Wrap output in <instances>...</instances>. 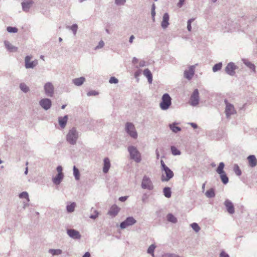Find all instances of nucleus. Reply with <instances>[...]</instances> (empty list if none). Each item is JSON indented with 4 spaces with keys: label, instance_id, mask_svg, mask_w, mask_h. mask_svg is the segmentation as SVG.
Listing matches in <instances>:
<instances>
[{
    "label": "nucleus",
    "instance_id": "56",
    "mask_svg": "<svg viewBox=\"0 0 257 257\" xmlns=\"http://www.w3.org/2000/svg\"><path fill=\"white\" fill-rule=\"evenodd\" d=\"M146 65V62L144 60H141L139 63V67H143Z\"/></svg>",
    "mask_w": 257,
    "mask_h": 257
},
{
    "label": "nucleus",
    "instance_id": "12",
    "mask_svg": "<svg viewBox=\"0 0 257 257\" xmlns=\"http://www.w3.org/2000/svg\"><path fill=\"white\" fill-rule=\"evenodd\" d=\"M32 57L31 56H26L25 58V67L27 69H33L38 64V61L35 60L32 61H30Z\"/></svg>",
    "mask_w": 257,
    "mask_h": 257
},
{
    "label": "nucleus",
    "instance_id": "35",
    "mask_svg": "<svg viewBox=\"0 0 257 257\" xmlns=\"http://www.w3.org/2000/svg\"><path fill=\"white\" fill-rule=\"evenodd\" d=\"M219 175H220V179H221L222 182L224 184H227L228 183L229 179H228V178L225 172L223 174H221Z\"/></svg>",
    "mask_w": 257,
    "mask_h": 257
},
{
    "label": "nucleus",
    "instance_id": "20",
    "mask_svg": "<svg viewBox=\"0 0 257 257\" xmlns=\"http://www.w3.org/2000/svg\"><path fill=\"white\" fill-rule=\"evenodd\" d=\"M247 159L248 162V165L250 167L253 168L257 165V159L254 155H249L248 156Z\"/></svg>",
    "mask_w": 257,
    "mask_h": 257
},
{
    "label": "nucleus",
    "instance_id": "9",
    "mask_svg": "<svg viewBox=\"0 0 257 257\" xmlns=\"http://www.w3.org/2000/svg\"><path fill=\"white\" fill-rule=\"evenodd\" d=\"M224 102L226 105L225 110V115L226 117L229 118L231 115L234 114L236 113V111L233 105L229 103L227 100L225 99Z\"/></svg>",
    "mask_w": 257,
    "mask_h": 257
},
{
    "label": "nucleus",
    "instance_id": "15",
    "mask_svg": "<svg viewBox=\"0 0 257 257\" xmlns=\"http://www.w3.org/2000/svg\"><path fill=\"white\" fill-rule=\"evenodd\" d=\"M33 4L34 2L33 0H24L21 3L23 11L25 12H28Z\"/></svg>",
    "mask_w": 257,
    "mask_h": 257
},
{
    "label": "nucleus",
    "instance_id": "19",
    "mask_svg": "<svg viewBox=\"0 0 257 257\" xmlns=\"http://www.w3.org/2000/svg\"><path fill=\"white\" fill-rule=\"evenodd\" d=\"M169 15L167 13H165L163 17V20L161 22V27L163 29H166L169 25Z\"/></svg>",
    "mask_w": 257,
    "mask_h": 257
},
{
    "label": "nucleus",
    "instance_id": "23",
    "mask_svg": "<svg viewBox=\"0 0 257 257\" xmlns=\"http://www.w3.org/2000/svg\"><path fill=\"white\" fill-rule=\"evenodd\" d=\"M64 178V174H57V175L52 179L53 183L55 185H59Z\"/></svg>",
    "mask_w": 257,
    "mask_h": 257
},
{
    "label": "nucleus",
    "instance_id": "34",
    "mask_svg": "<svg viewBox=\"0 0 257 257\" xmlns=\"http://www.w3.org/2000/svg\"><path fill=\"white\" fill-rule=\"evenodd\" d=\"M76 206V203L72 202L69 205L66 206L67 211L69 213L73 212L74 211L75 207Z\"/></svg>",
    "mask_w": 257,
    "mask_h": 257
},
{
    "label": "nucleus",
    "instance_id": "33",
    "mask_svg": "<svg viewBox=\"0 0 257 257\" xmlns=\"http://www.w3.org/2000/svg\"><path fill=\"white\" fill-rule=\"evenodd\" d=\"M233 171L235 173V174L238 176H240L242 174L241 171L239 167L236 164H234L233 167Z\"/></svg>",
    "mask_w": 257,
    "mask_h": 257
},
{
    "label": "nucleus",
    "instance_id": "58",
    "mask_svg": "<svg viewBox=\"0 0 257 257\" xmlns=\"http://www.w3.org/2000/svg\"><path fill=\"white\" fill-rule=\"evenodd\" d=\"M147 198H148V197H147V194H143V195L142 196V199L143 202L145 203Z\"/></svg>",
    "mask_w": 257,
    "mask_h": 257
},
{
    "label": "nucleus",
    "instance_id": "5",
    "mask_svg": "<svg viewBox=\"0 0 257 257\" xmlns=\"http://www.w3.org/2000/svg\"><path fill=\"white\" fill-rule=\"evenodd\" d=\"M125 130L127 134L133 139H137L138 133L134 124L132 122H127L125 123Z\"/></svg>",
    "mask_w": 257,
    "mask_h": 257
},
{
    "label": "nucleus",
    "instance_id": "8",
    "mask_svg": "<svg viewBox=\"0 0 257 257\" xmlns=\"http://www.w3.org/2000/svg\"><path fill=\"white\" fill-rule=\"evenodd\" d=\"M199 102V91L197 89H194L192 93L189 103L192 106H197Z\"/></svg>",
    "mask_w": 257,
    "mask_h": 257
},
{
    "label": "nucleus",
    "instance_id": "31",
    "mask_svg": "<svg viewBox=\"0 0 257 257\" xmlns=\"http://www.w3.org/2000/svg\"><path fill=\"white\" fill-rule=\"evenodd\" d=\"M48 252L53 255H58L62 253V251L60 249H49Z\"/></svg>",
    "mask_w": 257,
    "mask_h": 257
},
{
    "label": "nucleus",
    "instance_id": "30",
    "mask_svg": "<svg viewBox=\"0 0 257 257\" xmlns=\"http://www.w3.org/2000/svg\"><path fill=\"white\" fill-rule=\"evenodd\" d=\"M73 175L76 180L78 181L80 179V172L79 169L75 166H74L73 168Z\"/></svg>",
    "mask_w": 257,
    "mask_h": 257
},
{
    "label": "nucleus",
    "instance_id": "62",
    "mask_svg": "<svg viewBox=\"0 0 257 257\" xmlns=\"http://www.w3.org/2000/svg\"><path fill=\"white\" fill-rule=\"evenodd\" d=\"M82 257H90V253L89 252H86Z\"/></svg>",
    "mask_w": 257,
    "mask_h": 257
},
{
    "label": "nucleus",
    "instance_id": "32",
    "mask_svg": "<svg viewBox=\"0 0 257 257\" xmlns=\"http://www.w3.org/2000/svg\"><path fill=\"white\" fill-rule=\"evenodd\" d=\"M224 168V164L223 162H220L219 164L218 167L216 169V172L218 174H221L225 173L223 169Z\"/></svg>",
    "mask_w": 257,
    "mask_h": 257
},
{
    "label": "nucleus",
    "instance_id": "49",
    "mask_svg": "<svg viewBox=\"0 0 257 257\" xmlns=\"http://www.w3.org/2000/svg\"><path fill=\"white\" fill-rule=\"evenodd\" d=\"M104 45V43L102 40H101L99 42L97 46L95 47V50H97L103 47Z\"/></svg>",
    "mask_w": 257,
    "mask_h": 257
},
{
    "label": "nucleus",
    "instance_id": "40",
    "mask_svg": "<svg viewBox=\"0 0 257 257\" xmlns=\"http://www.w3.org/2000/svg\"><path fill=\"white\" fill-rule=\"evenodd\" d=\"M243 63L249 68L253 70L254 72L255 71V66L252 63L247 60L244 61Z\"/></svg>",
    "mask_w": 257,
    "mask_h": 257
},
{
    "label": "nucleus",
    "instance_id": "4",
    "mask_svg": "<svg viewBox=\"0 0 257 257\" xmlns=\"http://www.w3.org/2000/svg\"><path fill=\"white\" fill-rule=\"evenodd\" d=\"M172 104V98L168 93L163 95L160 103V107L163 110L168 109Z\"/></svg>",
    "mask_w": 257,
    "mask_h": 257
},
{
    "label": "nucleus",
    "instance_id": "39",
    "mask_svg": "<svg viewBox=\"0 0 257 257\" xmlns=\"http://www.w3.org/2000/svg\"><path fill=\"white\" fill-rule=\"evenodd\" d=\"M222 66V64L221 62H219L217 64H215L212 68V70L214 72H216L220 70L221 69Z\"/></svg>",
    "mask_w": 257,
    "mask_h": 257
},
{
    "label": "nucleus",
    "instance_id": "42",
    "mask_svg": "<svg viewBox=\"0 0 257 257\" xmlns=\"http://www.w3.org/2000/svg\"><path fill=\"white\" fill-rule=\"evenodd\" d=\"M19 197L20 198H26L28 202L30 201L28 193L27 192H23L19 194Z\"/></svg>",
    "mask_w": 257,
    "mask_h": 257
},
{
    "label": "nucleus",
    "instance_id": "54",
    "mask_svg": "<svg viewBox=\"0 0 257 257\" xmlns=\"http://www.w3.org/2000/svg\"><path fill=\"white\" fill-rule=\"evenodd\" d=\"M184 2H185V0H179L178 3L177 4V6L179 8H181L182 7V6L183 5Z\"/></svg>",
    "mask_w": 257,
    "mask_h": 257
},
{
    "label": "nucleus",
    "instance_id": "25",
    "mask_svg": "<svg viewBox=\"0 0 257 257\" xmlns=\"http://www.w3.org/2000/svg\"><path fill=\"white\" fill-rule=\"evenodd\" d=\"M68 120V116L67 115H65L63 117H59L58 121L59 125L62 128H64L66 125L67 122Z\"/></svg>",
    "mask_w": 257,
    "mask_h": 257
},
{
    "label": "nucleus",
    "instance_id": "16",
    "mask_svg": "<svg viewBox=\"0 0 257 257\" xmlns=\"http://www.w3.org/2000/svg\"><path fill=\"white\" fill-rule=\"evenodd\" d=\"M195 66L192 65L189 67L188 70H186L184 72V77L188 80H191L194 74Z\"/></svg>",
    "mask_w": 257,
    "mask_h": 257
},
{
    "label": "nucleus",
    "instance_id": "28",
    "mask_svg": "<svg viewBox=\"0 0 257 257\" xmlns=\"http://www.w3.org/2000/svg\"><path fill=\"white\" fill-rule=\"evenodd\" d=\"M167 219L168 221L173 223H176L177 222V218L172 213H169L167 214Z\"/></svg>",
    "mask_w": 257,
    "mask_h": 257
},
{
    "label": "nucleus",
    "instance_id": "50",
    "mask_svg": "<svg viewBox=\"0 0 257 257\" xmlns=\"http://www.w3.org/2000/svg\"><path fill=\"white\" fill-rule=\"evenodd\" d=\"M99 213L97 210L94 211V214H91L90 218L93 219H96L98 216Z\"/></svg>",
    "mask_w": 257,
    "mask_h": 257
},
{
    "label": "nucleus",
    "instance_id": "52",
    "mask_svg": "<svg viewBox=\"0 0 257 257\" xmlns=\"http://www.w3.org/2000/svg\"><path fill=\"white\" fill-rule=\"evenodd\" d=\"M125 3V0H115V3L117 5H123Z\"/></svg>",
    "mask_w": 257,
    "mask_h": 257
},
{
    "label": "nucleus",
    "instance_id": "43",
    "mask_svg": "<svg viewBox=\"0 0 257 257\" xmlns=\"http://www.w3.org/2000/svg\"><path fill=\"white\" fill-rule=\"evenodd\" d=\"M192 228L196 232H198L200 230V227L197 223L194 222L191 224Z\"/></svg>",
    "mask_w": 257,
    "mask_h": 257
},
{
    "label": "nucleus",
    "instance_id": "60",
    "mask_svg": "<svg viewBox=\"0 0 257 257\" xmlns=\"http://www.w3.org/2000/svg\"><path fill=\"white\" fill-rule=\"evenodd\" d=\"M138 61H139V60L136 57H134L133 58L132 63L134 64H136V63H137L138 62Z\"/></svg>",
    "mask_w": 257,
    "mask_h": 257
},
{
    "label": "nucleus",
    "instance_id": "10",
    "mask_svg": "<svg viewBox=\"0 0 257 257\" xmlns=\"http://www.w3.org/2000/svg\"><path fill=\"white\" fill-rule=\"evenodd\" d=\"M45 93L48 97H52L54 93V87L51 82H48L44 86Z\"/></svg>",
    "mask_w": 257,
    "mask_h": 257
},
{
    "label": "nucleus",
    "instance_id": "64",
    "mask_svg": "<svg viewBox=\"0 0 257 257\" xmlns=\"http://www.w3.org/2000/svg\"><path fill=\"white\" fill-rule=\"evenodd\" d=\"M139 75H140V73L138 71H136L135 73V76L136 78Z\"/></svg>",
    "mask_w": 257,
    "mask_h": 257
},
{
    "label": "nucleus",
    "instance_id": "26",
    "mask_svg": "<svg viewBox=\"0 0 257 257\" xmlns=\"http://www.w3.org/2000/svg\"><path fill=\"white\" fill-rule=\"evenodd\" d=\"M4 44L6 48L10 51V52H16L18 50V48L12 45L9 42L7 41H5Z\"/></svg>",
    "mask_w": 257,
    "mask_h": 257
},
{
    "label": "nucleus",
    "instance_id": "21",
    "mask_svg": "<svg viewBox=\"0 0 257 257\" xmlns=\"http://www.w3.org/2000/svg\"><path fill=\"white\" fill-rule=\"evenodd\" d=\"M110 167V162L108 158L106 157L103 160V172L107 173Z\"/></svg>",
    "mask_w": 257,
    "mask_h": 257
},
{
    "label": "nucleus",
    "instance_id": "46",
    "mask_svg": "<svg viewBox=\"0 0 257 257\" xmlns=\"http://www.w3.org/2000/svg\"><path fill=\"white\" fill-rule=\"evenodd\" d=\"M70 29L73 32L74 35H75L78 29L77 25L76 24H73L70 27Z\"/></svg>",
    "mask_w": 257,
    "mask_h": 257
},
{
    "label": "nucleus",
    "instance_id": "36",
    "mask_svg": "<svg viewBox=\"0 0 257 257\" xmlns=\"http://www.w3.org/2000/svg\"><path fill=\"white\" fill-rule=\"evenodd\" d=\"M206 196L208 198H213L215 196V193L214 192V190L213 188H211L207 190L205 193Z\"/></svg>",
    "mask_w": 257,
    "mask_h": 257
},
{
    "label": "nucleus",
    "instance_id": "61",
    "mask_svg": "<svg viewBox=\"0 0 257 257\" xmlns=\"http://www.w3.org/2000/svg\"><path fill=\"white\" fill-rule=\"evenodd\" d=\"M135 39V37L134 35H132L129 39V42L130 43H132L133 42L134 39Z\"/></svg>",
    "mask_w": 257,
    "mask_h": 257
},
{
    "label": "nucleus",
    "instance_id": "1",
    "mask_svg": "<svg viewBox=\"0 0 257 257\" xmlns=\"http://www.w3.org/2000/svg\"><path fill=\"white\" fill-rule=\"evenodd\" d=\"M162 171L164 172L161 177V180L163 182H168L174 177L173 172L167 166L163 160L160 161Z\"/></svg>",
    "mask_w": 257,
    "mask_h": 257
},
{
    "label": "nucleus",
    "instance_id": "6",
    "mask_svg": "<svg viewBox=\"0 0 257 257\" xmlns=\"http://www.w3.org/2000/svg\"><path fill=\"white\" fill-rule=\"evenodd\" d=\"M137 223L136 219L133 216H128L126 219L122 221L119 225V227L121 229H123L127 228L128 226L134 225Z\"/></svg>",
    "mask_w": 257,
    "mask_h": 257
},
{
    "label": "nucleus",
    "instance_id": "11",
    "mask_svg": "<svg viewBox=\"0 0 257 257\" xmlns=\"http://www.w3.org/2000/svg\"><path fill=\"white\" fill-rule=\"evenodd\" d=\"M39 105L45 110H49L52 106V101L50 99L44 98L39 101Z\"/></svg>",
    "mask_w": 257,
    "mask_h": 257
},
{
    "label": "nucleus",
    "instance_id": "29",
    "mask_svg": "<svg viewBox=\"0 0 257 257\" xmlns=\"http://www.w3.org/2000/svg\"><path fill=\"white\" fill-rule=\"evenodd\" d=\"M164 195L168 198H169L171 197L172 192L171 188L169 187H166L164 188L163 190Z\"/></svg>",
    "mask_w": 257,
    "mask_h": 257
},
{
    "label": "nucleus",
    "instance_id": "63",
    "mask_svg": "<svg viewBox=\"0 0 257 257\" xmlns=\"http://www.w3.org/2000/svg\"><path fill=\"white\" fill-rule=\"evenodd\" d=\"M156 157H157V159H159V157H160V155H159V153L158 152V150H156Z\"/></svg>",
    "mask_w": 257,
    "mask_h": 257
},
{
    "label": "nucleus",
    "instance_id": "41",
    "mask_svg": "<svg viewBox=\"0 0 257 257\" xmlns=\"http://www.w3.org/2000/svg\"><path fill=\"white\" fill-rule=\"evenodd\" d=\"M20 88L21 89V90L25 92V93H27L29 91V88L28 86H27L26 85V84H25V83H21L20 85Z\"/></svg>",
    "mask_w": 257,
    "mask_h": 257
},
{
    "label": "nucleus",
    "instance_id": "45",
    "mask_svg": "<svg viewBox=\"0 0 257 257\" xmlns=\"http://www.w3.org/2000/svg\"><path fill=\"white\" fill-rule=\"evenodd\" d=\"M7 30L9 33H15L18 32V29L16 27H13L10 26L7 27Z\"/></svg>",
    "mask_w": 257,
    "mask_h": 257
},
{
    "label": "nucleus",
    "instance_id": "38",
    "mask_svg": "<svg viewBox=\"0 0 257 257\" xmlns=\"http://www.w3.org/2000/svg\"><path fill=\"white\" fill-rule=\"evenodd\" d=\"M156 248V246L154 244H151L147 249V252L149 254H151L152 256H154V250Z\"/></svg>",
    "mask_w": 257,
    "mask_h": 257
},
{
    "label": "nucleus",
    "instance_id": "59",
    "mask_svg": "<svg viewBox=\"0 0 257 257\" xmlns=\"http://www.w3.org/2000/svg\"><path fill=\"white\" fill-rule=\"evenodd\" d=\"M189 124L193 128H197L198 127V125L196 123L194 122H190L189 123Z\"/></svg>",
    "mask_w": 257,
    "mask_h": 257
},
{
    "label": "nucleus",
    "instance_id": "44",
    "mask_svg": "<svg viewBox=\"0 0 257 257\" xmlns=\"http://www.w3.org/2000/svg\"><path fill=\"white\" fill-rule=\"evenodd\" d=\"M195 20L194 18H191L187 21V29L189 32H191L192 30L191 23Z\"/></svg>",
    "mask_w": 257,
    "mask_h": 257
},
{
    "label": "nucleus",
    "instance_id": "27",
    "mask_svg": "<svg viewBox=\"0 0 257 257\" xmlns=\"http://www.w3.org/2000/svg\"><path fill=\"white\" fill-rule=\"evenodd\" d=\"M176 122H173L171 124H169V126L170 128V130L175 133H177L180 131H181V128L180 127L176 126L177 125Z\"/></svg>",
    "mask_w": 257,
    "mask_h": 257
},
{
    "label": "nucleus",
    "instance_id": "47",
    "mask_svg": "<svg viewBox=\"0 0 257 257\" xmlns=\"http://www.w3.org/2000/svg\"><path fill=\"white\" fill-rule=\"evenodd\" d=\"M98 94V92L95 90H90L87 93L88 96H96Z\"/></svg>",
    "mask_w": 257,
    "mask_h": 257
},
{
    "label": "nucleus",
    "instance_id": "18",
    "mask_svg": "<svg viewBox=\"0 0 257 257\" xmlns=\"http://www.w3.org/2000/svg\"><path fill=\"white\" fill-rule=\"evenodd\" d=\"M120 209L116 205L114 204L110 208L108 212V214L111 216L112 217H115L119 212Z\"/></svg>",
    "mask_w": 257,
    "mask_h": 257
},
{
    "label": "nucleus",
    "instance_id": "7",
    "mask_svg": "<svg viewBox=\"0 0 257 257\" xmlns=\"http://www.w3.org/2000/svg\"><path fill=\"white\" fill-rule=\"evenodd\" d=\"M141 187L144 189L152 190L154 188L153 184L151 179L147 176L145 175L142 179Z\"/></svg>",
    "mask_w": 257,
    "mask_h": 257
},
{
    "label": "nucleus",
    "instance_id": "13",
    "mask_svg": "<svg viewBox=\"0 0 257 257\" xmlns=\"http://www.w3.org/2000/svg\"><path fill=\"white\" fill-rule=\"evenodd\" d=\"M67 234L68 235L73 239H80L81 238V235L80 232L74 229H67Z\"/></svg>",
    "mask_w": 257,
    "mask_h": 257
},
{
    "label": "nucleus",
    "instance_id": "55",
    "mask_svg": "<svg viewBox=\"0 0 257 257\" xmlns=\"http://www.w3.org/2000/svg\"><path fill=\"white\" fill-rule=\"evenodd\" d=\"M151 15H152V20H153V22H154L155 20V15H156L155 11L151 10Z\"/></svg>",
    "mask_w": 257,
    "mask_h": 257
},
{
    "label": "nucleus",
    "instance_id": "3",
    "mask_svg": "<svg viewBox=\"0 0 257 257\" xmlns=\"http://www.w3.org/2000/svg\"><path fill=\"white\" fill-rule=\"evenodd\" d=\"M78 132L75 127L70 129L66 135V141L70 145H74L76 144L78 138Z\"/></svg>",
    "mask_w": 257,
    "mask_h": 257
},
{
    "label": "nucleus",
    "instance_id": "17",
    "mask_svg": "<svg viewBox=\"0 0 257 257\" xmlns=\"http://www.w3.org/2000/svg\"><path fill=\"white\" fill-rule=\"evenodd\" d=\"M224 205L225 206L227 211L230 214H232L234 213V207L232 202L228 199H226L224 203Z\"/></svg>",
    "mask_w": 257,
    "mask_h": 257
},
{
    "label": "nucleus",
    "instance_id": "53",
    "mask_svg": "<svg viewBox=\"0 0 257 257\" xmlns=\"http://www.w3.org/2000/svg\"><path fill=\"white\" fill-rule=\"evenodd\" d=\"M56 169L58 172V174H63V173L62 172L63 168L61 166H58L57 167Z\"/></svg>",
    "mask_w": 257,
    "mask_h": 257
},
{
    "label": "nucleus",
    "instance_id": "2",
    "mask_svg": "<svg viewBox=\"0 0 257 257\" xmlns=\"http://www.w3.org/2000/svg\"><path fill=\"white\" fill-rule=\"evenodd\" d=\"M127 151L129 153L130 159L135 162L139 163L142 160L141 154L137 147L134 146H130L127 147Z\"/></svg>",
    "mask_w": 257,
    "mask_h": 257
},
{
    "label": "nucleus",
    "instance_id": "57",
    "mask_svg": "<svg viewBox=\"0 0 257 257\" xmlns=\"http://www.w3.org/2000/svg\"><path fill=\"white\" fill-rule=\"evenodd\" d=\"M127 198V196H121L119 198V200L121 202H124Z\"/></svg>",
    "mask_w": 257,
    "mask_h": 257
},
{
    "label": "nucleus",
    "instance_id": "22",
    "mask_svg": "<svg viewBox=\"0 0 257 257\" xmlns=\"http://www.w3.org/2000/svg\"><path fill=\"white\" fill-rule=\"evenodd\" d=\"M85 81V78L84 77H80L79 78H77L73 79L72 80V83L76 86H81L84 82Z\"/></svg>",
    "mask_w": 257,
    "mask_h": 257
},
{
    "label": "nucleus",
    "instance_id": "14",
    "mask_svg": "<svg viewBox=\"0 0 257 257\" xmlns=\"http://www.w3.org/2000/svg\"><path fill=\"white\" fill-rule=\"evenodd\" d=\"M237 69V66L233 62H229L227 64V66L225 68V72L230 75H234L235 72V70Z\"/></svg>",
    "mask_w": 257,
    "mask_h": 257
},
{
    "label": "nucleus",
    "instance_id": "24",
    "mask_svg": "<svg viewBox=\"0 0 257 257\" xmlns=\"http://www.w3.org/2000/svg\"><path fill=\"white\" fill-rule=\"evenodd\" d=\"M143 73L144 75L147 78L148 82L150 84H151L153 81V76L151 71L149 69L147 68L144 70Z\"/></svg>",
    "mask_w": 257,
    "mask_h": 257
},
{
    "label": "nucleus",
    "instance_id": "51",
    "mask_svg": "<svg viewBox=\"0 0 257 257\" xmlns=\"http://www.w3.org/2000/svg\"><path fill=\"white\" fill-rule=\"evenodd\" d=\"M219 257H229V255L224 250H222L220 253Z\"/></svg>",
    "mask_w": 257,
    "mask_h": 257
},
{
    "label": "nucleus",
    "instance_id": "37",
    "mask_svg": "<svg viewBox=\"0 0 257 257\" xmlns=\"http://www.w3.org/2000/svg\"><path fill=\"white\" fill-rule=\"evenodd\" d=\"M171 151L172 154L174 156L180 155L181 152L175 146L171 147Z\"/></svg>",
    "mask_w": 257,
    "mask_h": 257
},
{
    "label": "nucleus",
    "instance_id": "48",
    "mask_svg": "<svg viewBox=\"0 0 257 257\" xmlns=\"http://www.w3.org/2000/svg\"><path fill=\"white\" fill-rule=\"evenodd\" d=\"M109 82L111 84H116L118 82V80L115 77H111L109 80Z\"/></svg>",
    "mask_w": 257,
    "mask_h": 257
}]
</instances>
